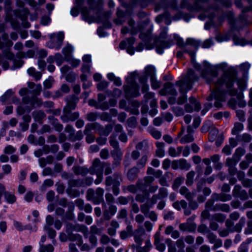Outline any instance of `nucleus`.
I'll list each match as a JSON object with an SVG mask.
<instances>
[{
  "instance_id": "nucleus-1",
  "label": "nucleus",
  "mask_w": 252,
  "mask_h": 252,
  "mask_svg": "<svg viewBox=\"0 0 252 252\" xmlns=\"http://www.w3.org/2000/svg\"><path fill=\"white\" fill-rule=\"evenodd\" d=\"M236 77V71L233 68H229L225 70L222 78L219 80V83L225 82V85L227 89V92L231 96L236 95L237 99L239 100L238 106L240 107H244L246 106V102L243 100V94L242 92L237 93V90L233 88V83Z\"/></svg>"
},
{
  "instance_id": "nucleus-2",
  "label": "nucleus",
  "mask_w": 252,
  "mask_h": 252,
  "mask_svg": "<svg viewBox=\"0 0 252 252\" xmlns=\"http://www.w3.org/2000/svg\"><path fill=\"white\" fill-rule=\"evenodd\" d=\"M123 181L122 175L119 173H115L113 176H107L105 180V185L106 187L112 185V189L113 194L117 196L120 193L121 183Z\"/></svg>"
},
{
  "instance_id": "nucleus-3",
  "label": "nucleus",
  "mask_w": 252,
  "mask_h": 252,
  "mask_svg": "<svg viewBox=\"0 0 252 252\" xmlns=\"http://www.w3.org/2000/svg\"><path fill=\"white\" fill-rule=\"evenodd\" d=\"M204 69L201 72V76L208 83L213 82L214 79L218 76L217 66L210 65L206 62H204Z\"/></svg>"
},
{
  "instance_id": "nucleus-4",
  "label": "nucleus",
  "mask_w": 252,
  "mask_h": 252,
  "mask_svg": "<svg viewBox=\"0 0 252 252\" xmlns=\"http://www.w3.org/2000/svg\"><path fill=\"white\" fill-rule=\"evenodd\" d=\"M50 41L48 43L49 47L59 50L63 44L64 34L63 32L53 33L50 35Z\"/></svg>"
},
{
  "instance_id": "nucleus-5",
  "label": "nucleus",
  "mask_w": 252,
  "mask_h": 252,
  "mask_svg": "<svg viewBox=\"0 0 252 252\" xmlns=\"http://www.w3.org/2000/svg\"><path fill=\"white\" fill-rule=\"evenodd\" d=\"M198 79V77L194 74V71L191 69H189L184 79L180 81H181V84L186 87L187 90H190L193 82L197 81Z\"/></svg>"
},
{
  "instance_id": "nucleus-6",
  "label": "nucleus",
  "mask_w": 252,
  "mask_h": 252,
  "mask_svg": "<svg viewBox=\"0 0 252 252\" xmlns=\"http://www.w3.org/2000/svg\"><path fill=\"white\" fill-rule=\"evenodd\" d=\"M195 216H192L188 218L186 223L179 224V228L182 231H187L190 232H194L196 228V224L193 222Z\"/></svg>"
},
{
  "instance_id": "nucleus-7",
  "label": "nucleus",
  "mask_w": 252,
  "mask_h": 252,
  "mask_svg": "<svg viewBox=\"0 0 252 252\" xmlns=\"http://www.w3.org/2000/svg\"><path fill=\"white\" fill-rule=\"evenodd\" d=\"M232 195L234 197L239 198L242 200L248 199V194L246 190L242 189L240 185H235L232 190Z\"/></svg>"
},
{
  "instance_id": "nucleus-8",
  "label": "nucleus",
  "mask_w": 252,
  "mask_h": 252,
  "mask_svg": "<svg viewBox=\"0 0 252 252\" xmlns=\"http://www.w3.org/2000/svg\"><path fill=\"white\" fill-rule=\"evenodd\" d=\"M166 37V33L163 31L161 32L158 38H156L154 40V42L157 47V51L159 53H161L162 51L160 48H165L169 46V44L164 41Z\"/></svg>"
},
{
  "instance_id": "nucleus-9",
  "label": "nucleus",
  "mask_w": 252,
  "mask_h": 252,
  "mask_svg": "<svg viewBox=\"0 0 252 252\" xmlns=\"http://www.w3.org/2000/svg\"><path fill=\"white\" fill-rule=\"evenodd\" d=\"M91 124L94 127V129L97 130L98 134L100 135H103L104 136H108L113 129V126L111 125H107L105 126V127H103L97 123Z\"/></svg>"
},
{
  "instance_id": "nucleus-10",
  "label": "nucleus",
  "mask_w": 252,
  "mask_h": 252,
  "mask_svg": "<svg viewBox=\"0 0 252 252\" xmlns=\"http://www.w3.org/2000/svg\"><path fill=\"white\" fill-rule=\"evenodd\" d=\"M145 235V230L142 225H138L137 229L133 231L132 236L134 238L135 243L138 247H139L142 243L143 239L142 237Z\"/></svg>"
},
{
  "instance_id": "nucleus-11",
  "label": "nucleus",
  "mask_w": 252,
  "mask_h": 252,
  "mask_svg": "<svg viewBox=\"0 0 252 252\" xmlns=\"http://www.w3.org/2000/svg\"><path fill=\"white\" fill-rule=\"evenodd\" d=\"M159 94L161 95H164L167 94L176 95L177 92L174 88L173 85L171 82H167L164 84L163 88L160 90Z\"/></svg>"
},
{
  "instance_id": "nucleus-12",
  "label": "nucleus",
  "mask_w": 252,
  "mask_h": 252,
  "mask_svg": "<svg viewBox=\"0 0 252 252\" xmlns=\"http://www.w3.org/2000/svg\"><path fill=\"white\" fill-rule=\"evenodd\" d=\"M102 167L103 162H101L99 158H95L93 161L92 165L89 169V172L91 174H97L98 172H102Z\"/></svg>"
},
{
  "instance_id": "nucleus-13",
  "label": "nucleus",
  "mask_w": 252,
  "mask_h": 252,
  "mask_svg": "<svg viewBox=\"0 0 252 252\" xmlns=\"http://www.w3.org/2000/svg\"><path fill=\"white\" fill-rule=\"evenodd\" d=\"M124 89L127 97H136L139 95L137 84H134L132 86H124Z\"/></svg>"
},
{
  "instance_id": "nucleus-14",
  "label": "nucleus",
  "mask_w": 252,
  "mask_h": 252,
  "mask_svg": "<svg viewBox=\"0 0 252 252\" xmlns=\"http://www.w3.org/2000/svg\"><path fill=\"white\" fill-rule=\"evenodd\" d=\"M215 99L216 101L214 106L217 108H221L222 106V102L225 100V91L224 90H219L217 91L215 94Z\"/></svg>"
},
{
  "instance_id": "nucleus-15",
  "label": "nucleus",
  "mask_w": 252,
  "mask_h": 252,
  "mask_svg": "<svg viewBox=\"0 0 252 252\" xmlns=\"http://www.w3.org/2000/svg\"><path fill=\"white\" fill-rule=\"evenodd\" d=\"M176 85L180 87L179 91L182 95L178 98L177 103L179 105H182L185 103L187 101V95L186 93L187 91L186 87L181 84V81H178L176 82Z\"/></svg>"
},
{
  "instance_id": "nucleus-16",
  "label": "nucleus",
  "mask_w": 252,
  "mask_h": 252,
  "mask_svg": "<svg viewBox=\"0 0 252 252\" xmlns=\"http://www.w3.org/2000/svg\"><path fill=\"white\" fill-rule=\"evenodd\" d=\"M87 227L83 225L78 224H73L71 223H67L66 225V232H72L75 231H82L83 232L87 231Z\"/></svg>"
},
{
  "instance_id": "nucleus-17",
  "label": "nucleus",
  "mask_w": 252,
  "mask_h": 252,
  "mask_svg": "<svg viewBox=\"0 0 252 252\" xmlns=\"http://www.w3.org/2000/svg\"><path fill=\"white\" fill-rule=\"evenodd\" d=\"M93 129L94 127L91 123H88L86 125L84 133L86 135V140L88 143L93 142L95 139V136L91 132Z\"/></svg>"
},
{
  "instance_id": "nucleus-18",
  "label": "nucleus",
  "mask_w": 252,
  "mask_h": 252,
  "mask_svg": "<svg viewBox=\"0 0 252 252\" xmlns=\"http://www.w3.org/2000/svg\"><path fill=\"white\" fill-rule=\"evenodd\" d=\"M78 100V98L75 96L72 95L66 98L67 105L64 108V110H69L70 112L72 110H73L76 107V104Z\"/></svg>"
},
{
  "instance_id": "nucleus-19",
  "label": "nucleus",
  "mask_w": 252,
  "mask_h": 252,
  "mask_svg": "<svg viewBox=\"0 0 252 252\" xmlns=\"http://www.w3.org/2000/svg\"><path fill=\"white\" fill-rule=\"evenodd\" d=\"M72 170L75 175H81L82 176H86L89 173V170L87 167L84 166H81L79 165L74 166L72 167Z\"/></svg>"
},
{
  "instance_id": "nucleus-20",
  "label": "nucleus",
  "mask_w": 252,
  "mask_h": 252,
  "mask_svg": "<svg viewBox=\"0 0 252 252\" xmlns=\"http://www.w3.org/2000/svg\"><path fill=\"white\" fill-rule=\"evenodd\" d=\"M142 180L138 179L135 185L131 184L126 187V189L131 193H136L138 190H142L141 189Z\"/></svg>"
},
{
  "instance_id": "nucleus-21",
  "label": "nucleus",
  "mask_w": 252,
  "mask_h": 252,
  "mask_svg": "<svg viewBox=\"0 0 252 252\" xmlns=\"http://www.w3.org/2000/svg\"><path fill=\"white\" fill-rule=\"evenodd\" d=\"M133 234V230L132 226L131 224H128L126 228L120 232V237L122 240H125L129 237H131Z\"/></svg>"
},
{
  "instance_id": "nucleus-22",
  "label": "nucleus",
  "mask_w": 252,
  "mask_h": 252,
  "mask_svg": "<svg viewBox=\"0 0 252 252\" xmlns=\"http://www.w3.org/2000/svg\"><path fill=\"white\" fill-rule=\"evenodd\" d=\"M139 172V169L136 166H134L129 169L127 173V178L128 180L130 181H134L137 178Z\"/></svg>"
},
{
  "instance_id": "nucleus-23",
  "label": "nucleus",
  "mask_w": 252,
  "mask_h": 252,
  "mask_svg": "<svg viewBox=\"0 0 252 252\" xmlns=\"http://www.w3.org/2000/svg\"><path fill=\"white\" fill-rule=\"evenodd\" d=\"M95 193L96 196L94 199V204H98L103 201L104 189L101 188H98L96 189Z\"/></svg>"
},
{
  "instance_id": "nucleus-24",
  "label": "nucleus",
  "mask_w": 252,
  "mask_h": 252,
  "mask_svg": "<svg viewBox=\"0 0 252 252\" xmlns=\"http://www.w3.org/2000/svg\"><path fill=\"white\" fill-rule=\"evenodd\" d=\"M212 197L215 199L216 201L220 200L223 202L230 200L232 198V196L230 194H224L223 193L219 194L214 193L212 194Z\"/></svg>"
},
{
  "instance_id": "nucleus-25",
  "label": "nucleus",
  "mask_w": 252,
  "mask_h": 252,
  "mask_svg": "<svg viewBox=\"0 0 252 252\" xmlns=\"http://www.w3.org/2000/svg\"><path fill=\"white\" fill-rule=\"evenodd\" d=\"M15 15L20 18L22 21L26 20L29 14L27 8H23L22 10H15L14 11Z\"/></svg>"
},
{
  "instance_id": "nucleus-26",
  "label": "nucleus",
  "mask_w": 252,
  "mask_h": 252,
  "mask_svg": "<svg viewBox=\"0 0 252 252\" xmlns=\"http://www.w3.org/2000/svg\"><path fill=\"white\" fill-rule=\"evenodd\" d=\"M222 75L219 79H218L217 82H214L215 84V90L213 92H212L207 97L206 99L208 101H211L213 100V98H215V94L216 92L219 90H220V87L222 85L225 84V82L223 81L222 82V83H219V80L222 78Z\"/></svg>"
},
{
  "instance_id": "nucleus-27",
  "label": "nucleus",
  "mask_w": 252,
  "mask_h": 252,
  "mask_svg": "<svg viewBox=\"0 0 252 252\" xmlns=\"http://www.w3.org/2000/svg\"><path fill=\"white\" fill-rule=\"evenodd\" d=\"M179 192L180 194L184 195L186 198L189 201L192 200L194 196L193 193L190 192L188 189L185 186L182 187L179 190Z\"/></svg>"
},
{
  "instance_id": "nucleus-28",
  "label": "nucleus",
  "mask_w": 252,
  "mask_h": 252,
  "mask_svg": "<svg viewBox=\"0 0 252 252\" xmlns=\"http://www.w3.org/2000/svg\"><path fill=\"white\" fill-rule=\"evenodd\" d=\"M154 181L155 178L153 176H147L144 177L143 180H142V189H146V188L151 186L152 184L154 182Z\"/></svg>"
},
{
  "instance_id": "nucleus-29",
  "label": "nucleus",
  "mask_w": 252,
  "mask_h": 252,
  "mask_svg": "<svg viewBox=\"0 0 252 252\" xmlns=\"http://www.w3.org/2000/svg\"><path fill=\"white\" fill-rule=\"evenodd\" d=\"M32 116L36 122L42 124L43 120L46 117V114L43 111L40 110L33 112Z\"/></svg>"
},
{
  "instance_id": "nucleus-30",
  "label": "nucleus",
  "mask_w": 252,
  "mask_h": 252,
  "mask_svg": "<svg viewBox=\"0 0 252 252\" xmlns=\"http://www.w3.org/2000/svg\"><path fill=\"white\" fill-rule=\"evenodd\" d=\"M68 185L70 188L84 187L83 180L81 179H70L68 181Z\"/></svg>"
},
{
  "instance_id": "nucleus-31",
  "label": "nucleus",
  "mask_w": 252,
  "mask_h": 252,
  "mask_svg": "<svg viewBox=\"0 0 252 252\" xmlns=\"http://www.w3.org/2000/svg\"><path fill=\"white\" fill-rule=\"evenodd\" d=\"M157 150L156 151V156L158 157H162L164 156L165 152L163 149L164 143L163 142H157L156 143Z\"/></svg>"
},
{
  "instance_id": "nucleus-32",
  "label": "nucleus",
  "mask_w": 252,
  "mask_h": 252,
  "mask_svg": "<svg viewBox=\"0 0 252 252\" xmlns=\"http://www.w3.org/2000/svg\"><path fill=\"white\" fill-rule=\"evenodd\" d=\"M102 0H87V3L92 9L95 7L97 9L98 11L101 10L100 5L102 4Z\"/></svg>"
},
{
  "instance_id": "nucleus-33",
  "label": "nucleus",
  "mask_w": 252,
  "mask_h": 252,
  "mask_svg": "<svg viewBox=\"0 0 252 252\" xmlns=\"http://www.w3.org/2000/svg\"><path fill=\"white\" fill-rule=\"evenodd\" d=\"M68 239L71 241L77 240V245L80 246L82 244V240L81 236L78 234H74L72 232H67Z\"/></svg>"
},
{
  "instance_id": "nucleus-34",
  "label": "nucleus",
  "mask_w": 252,
  "mask_h": 252,
  "mask_svg": "<svg viewBox=\"0 0 252 252\" xmlns=\"http://www.w3.org/2000/svg\"><path fill=\"white\" fill-rule=\"evenodd\" d=\"M135 147L137 150L147 152L149 148L148 142L146 140H143L141 142H138Z\"/></svg>"
},
{
  "instance_id": "nucleus-35",
  "label": "nucleus",
  "mask_w": 252,
  "mask_h": 252,
  "mask_svg": "<svg viewBox=\"0 0 252 252\" xmlns=\"http://www.w3.org/2000/svg\"><path fill=\"white\" fill-rule=\"evenodd\" d=\"M72 51V47L71 45L67 44L63 49V53L64 57L65 60L71 57V54Z\"/></svg>"
},
{
  "instance_id": "nucleus-36",
  "label": "nucleus",
  "mask_w": 252,
  "mask_h": 252,
  "mask_svg": "<svg viewBox=\"0 0 252 252\" xmlns=\"http://www.w3.org/2000/svg\"><path fill=\"white\" fill-rule=\"evenodd\" d=\"M245 223V219L244 218H242L236 224V225L234 226V227L230 230L231 232L236 231L237 232H240L241 231L242 228L244 226Z\"/></svg>"
},
{
  "instance_id": "nucleus-37",
  "label": "nucleus",
  "mask_w": 252,
  "mask_h": 252,
  "mask_svg": "<svg viewBox=\"0 0 252 252\" xmlns=\"http://www.w3.org/2000/svg\"><path fill=\"white\" fill-rule=\"evenodd\" d=\"M173 207L178 211L181 210V207L183 209H186L187 207V203L184 200H182L180 201H177L173 203Z\"/></svg>"
},
{
  "instance_id": "nucleus-38",
  "label": "nucleus",
  "mask_w": 252,
  "mask_h": 252,
  "mask_svg": "<svg viewBox=\"0 0 252 252\" xmlns=\"http://www.w3.org/2000/svg\"><path fill=\"white\" fill-rule=\"evenodd\" d=\"M81 12L83 18L85 21L89 23H91L94 21V18L89 15V11L87 7H83Z\"/></svg>"
},
{
  "instance_id": "nucleus-39",
  "label": "nucleus",
  "mask_w": 252,
  "mask_h": 252,
  "mask_svg": "<svg viewBox=\"0 0 252 252\" xmlns=\"http://www.w3.org/2000/svg\"><path fill=\"white\" fill-rule=\"evenodd\" d=\"M195 174V173L193 171H191L187 173L186 181V184L187 186H190L193 184Z\"/></svg>"
},
{
  "instance_id": "nucleus-40",
  "label": "nucleus",
  "mask_w": 252,
  "mask_h": 252,
  "mask_svg": "<svg viewBox=\"0 0 252 252\" xmlns=\"http://www.w3.org/2000/svg\"><path fill=\"white\" fill-rule=\"evenodd\" d=\"M111 154L114 159L117 160H121L123 156V153L120 148L114 149L111 151Z\"/></svg>"
},
{
  "instance_id": "nucleus-41",
  "label": "nucleus",
  "mask_w": 252,
  "mask_h": 252,
  "mask_svg": "<svg viewBox=\"0 0 252 252\" xmlns=\"http://www.w3.org/2000/svg\"><path fill=\"white\" fill-rule=\"evenodd\" d=\"M139 37L143 41L148 43L152 40L151 31V30L148 31L145 33H141L139 34Z\"/></svg>"
},
{
  "instance_id": "nucleus-42",
  "label": "nucleus",
  "mask_w": 252,
  "mask_h": 252,
  "mask_svg": "<svg viewBox=\"0 0 252 252\" xmlns=\"http://www.w3.org/2000/svg\"><path fill=\"white\" fill-rule=\"evenodd\" d=\"M149 193L145 192V193H138L135 196V199L139 203H144L149 197Z\"/></svg>"
},
{
  "instance_id": "nucleus-43",
  "label": "nucleus",
  "mask_w": 252,
  "mask_h": 252,
  "mask_svg": "<svg viewBox=\"0 0 252 252\" xmlns=\"http://www.w3.org/2000/svg\"><path fill=\"white\" fill-rule=\"evenodd\" d=\"M145 73L147 76L150 77V79L155 77V69L153 66L149 65L145 69Z\"/></svg>"
},
{
  "instance_id": "nucleus-44",
  "label": "nucleus",
  "mask_w": 252,
  "mask_h": 252,
  "mask_svg": "<svg viewBox=\"0 0 252 252\" xmlns=\"http://www.w3.org/2000/svg\"><path fill=\"white\" fill-rule=\"evenodd\" d=\"M147 78L145 76H140L139 78V82L142 84V92H146L148 90V85L146 84Z\"/></svg>"
},
{
  "instance_id": "nucleus-45",
  "label": "nucleus",
  "mask_w": 252,
  "mask_h": 252,
  "mask_svg": "<svg viewBox=\"0 0 252 252\" xmlns=\"http://www.w3.org/2000/svg\"><path fill=\"white\" fill-rule=\"evenodd\" d=\"M179 167L182 170H188L190 168V165L186 159L182 158L179 160Z\"/></svg>"
},
{
  "instance_id": "nucleus-46",
  "label": "nucleus",
  "mask_w": 252,
  "mask_h": 252,
  "mask_svg": "<svg viewBox=\"0 0 252 252\" xmlns=\"http://www.w3.org/2000/svg\"><path fill=\"white\" fill-rule=\"evenodd\" d=\"M243 125L241 123H235L234 124V127L232 130V134L233 135H236L238 133L243 129Z\"/></svg>"
},
{
  "instance_id": "nucleus-47",
  "label": "nucleus",
  "mask_w": 252,
  "mask_h": 252,
  "mask_svg": "<svg viewBox=\"0 0 252 252\" xmlns=\"http://www.w3.org/2000/svg\"><path fill=\"white\" fill-rule=\"evenodd\" d=\"M239 160L233 157V158H227L226 160L225 165L229 167H235Z\"/></svg>"
},
{
  "instance_id": "nucleus-48",
  "label": "nucleus",
  "mask_w": 252,
  "mask_h": 252,
  "mask_svg": "<svg viewBox=\"0 0 252 252\" xmlns=\"http://www.w3.org/2000/svg\"><path fill=\"white\" fill-rule=\"evenodd\" d=\"M151 207H152V206L147 201L146 202H145L144 203H143L141 205H140L141 212L144 215H146L149 212V209Z\"/></svg>"
},
{
  "instance_id": "nucleus-49",
  "label": "nucleus",
  "mask_w": 252,
  "mask_h": 252,
  "mask_svg": "<svg viewBox=\"0 0 252 252\" xmlns=\"http://www.w3.org/2000/svg\"><path fill=\"white\" fill-rule=\"evenodd\" d=\"M128 24L131 27V33L133 35L136 34L138 31L141 30V27L140 25L137 26V28L133 27L134 21L131 19L128 20Z\"/></svg>"
},
{
  "instance_id": "nucleus-50",
  "label": "nucleus",
  "mask_w": 252,
  "mask_h": 252,
  "mask_svg": "<svg viewBox=\"0 0 252 252\" xmlns=\"http://www.w3.org/2000/svg\"><path fill=\"white\" fill-rule=\"evenodd\" d=\"M225 218V216L221 213H216L212 216V219L219 222H223Z\"/></svg>"
},
{
  "instance_id": "nucleus-51",
  "label": "nucleus",
  "mask_w": 252,
  "mask_h": 252,
  "mask_svg": "<svg viewBox=\"0 0 252 252\" xmlns=\"http://www.w3.org/2000/svg\"><path fill=\"white\" fill-rule=\"evenodd\" d=\"M4 195L6 201L9 203H13L16 200V196L9 192H5Z\"/></svg>"
},
{
  "instance_id": "nucleus-52",
  "label": "nucleus",
  "mask_w": 252,
  "mask_h": 252,
  "mask_svg": "<svg viewBox=\"0 0 252 252\" xmlns=\"http://www.w3.org/2000/svg\"><path fill=\"white\" fill-rule=\"evenodd\" d=\"M246 151L244 148L242 147H239L236 149L235 152L233 155V157L240 160L241 157L244 155Z\"/></svg>"
},
{
  "instance_id": "nucleus-53",
  "label": "nucleus",
  "mask_w": 252,
  "mask_h": 252,
  "mask_svg": "<svg viewBox=\"0 0 252 252\" xmlns=\"http://www.w3.org/2000/svg\"><path fill=\"white\" fill-rule=\"evenodd\" d=\"M14 94V92L12 91V90H8L0 97V99L2 102H5L11 97Z\"/></svg>"
},
{
  "instance_id": "nucleus-54",
  "label": "nucleus",
  "mask_w": 252,
  "mask_h": 252,
  "mask_svg": "<svg viewBox=\"0 0 252 252\" xmlns=\"http://www.w3.org/2000/svg\"><path fill=\"white\" fill-rule=\"evenodd\" d=\"M51 124L56 131L61 132L63 130V125L60 123L57 119H53Z\"/></svg>"
},
{
  "instance_id": "nucleus-55",
  "label": "nucleus",
  "mask_w": 252,
  "mask_h": 252,
  "mask_svg": "<svg viewBox=\"0 0 252 252\" xmlns=\"http://www.w3.org/2000/svg\"><path fill=\"white\" fill-rule=\"evenodd\" d=\"M184 181V177L182 176L177 177L174 181V183L172 185V188L174 189H178L179 187L183 183Z\"/></svg>"
},
{
  "instance_id": "nucleus-56",
  "label": "nucleus",
  "mask_w": 252,
  "mask_h": 252,
  "mask_svg": "<svg viewBox=\"0 0 252 252\" xmlns=\"http://www.w3.org/2000/svg\"><path fill=\"white\" fill-rule=\"evenodd\" d=\"M54 250V248L51 244H49L46 246L41 245L39 249V252H53Z\"/></svg>"
},
{
  "instance_id": "nucleus-57",
  "label": "nucleus",
  "mask_w": 252,
  "mask_h": 252,
  "mask_svg": "<svg viewBox=\"0 0 252 252\" xmlns=\"http://www.w3.org/2000/svg\"><path fill=\"white\" fill-rule=\"evenodd\" d=\"M12 61L13 65L11 66V69L13 70L21 67L24 63V62L22 60L14 59Z\"/></svg>"
},
{
  "instance_id": "nucleus-58",
  "label": "nucleus",
  "mask_w": 252,
  "mask_h": 252,
  "mask_svg": "<svg viewBox=\"0 0 252 252\" xmlns=\"http://www.w3.org/2000/svg\"><path fill=\"white\" fill-rule=\"evenodd\" d=\"M83 135L81 130L78 131L76 133V134L74 133L73 135H69V139L73 141H74L77 140H81L83 138Z\"/></svg>"
},
{
  "instance_id": "nucleus-59",
  "label": "nucleus",
  "mask_w": 252,
  "mask_h": 252,
  "mask_svg": "<svg viewBox=\"0 0 252 252\" xmlns=\"http://www.w3.org/2000/svg\"><path fill=\"white\" fill-rule=\"evenodd\" d=\"M103 167H105L104 174L105 175H108L112 173L110 163L108 162H103Z\"/></svg>"
},
{
  "instance_id": "nucleus-60",
  "label": "nucleus",
  "mask_w": 252,
  "mask_h": 252,
  "mask_svg": "<svg viewBox=\"0 0 252 252\" xmlns=\"http://www.w3.org/2000/svg\"><path fill=\"white\" fill-rule=\"evenodd\" d=\"M194 138L193 137L192 135L191 134H188L183 137L180 139V142L182 143H189L192 142Z\"/></svg>"
},
{
  "instance_id": "nucleus-61",
  "label": "nucleus",
  "mask_w": 252,
  "mask_h": 252,
  "mask_svg": "<svg viewBox=\"0 0 252 252\" xmlns=\"http://www.w3.org/2000/svg\"><path fill=\"white\" fill-rule=\"evenodd\" d=\"M197 231L199 233L204 234L206 233H208L210 230L206 224L201 223L198 225Z\"/></svg>"
},
{
  "instance_id": "nucleus-62",
  "label": "nucleus",
  "mask_w": 252,
  "mask_h": 252,
  "mask_svg": "<svg viewBox=\"0 0 252 252\" xmlns=\"http://www.w3.org/2000/svg\"><path fill=\"white\" fill-rule=\"evenodd\" d=\"M3 54L8 60L12 61L14 59L15 55L14 53L10 51V49L3 51Z\"/></svg>"
},
{
  "instance_id": "nucleus-63",
  "label": "nucleus",
  "mask_w": 252,
  "mask_h": 252,
  "mask_svg": "<svg viewBox=\"0 0 252 252\" xmlns=\"http://www.w3.org/2000/svg\"><path fill=\"white\" fill-rule=\"evenodd\" d=\"M187 45L192 46L195 49L198 46V43L196 41L192 38H188L185 44V48Z\"/></svg>"
},
{
  "instance_id": "nucleus-64",
  "label": "nucleus",
  "mask_w": 252,
  "mask_h": 252,
  "mask_svg": "<svg viewBox=\"0 0 252 252\" xmlns=\"http://www.w3.org/2000/svg\"><path fill=\"white\" fill-rule=\"evenodd\" d=\"M243 187L250 188L252 187V180L246 178L242 182H241Z\"/></svg>"
}]
</instances>
